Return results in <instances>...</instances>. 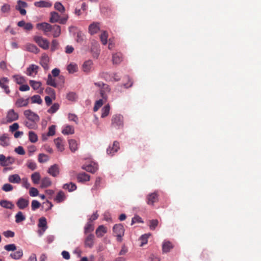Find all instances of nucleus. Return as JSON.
I'll return each instance as SVG.
<instances>
[{
    "label": "nucleus",
    "mask_w": 261,
    "mask_h": 261,
    "mask_svg": "<svg viewBox=\"0 0 261 261\" xmlns=\"http://www.w3.org/2000/svg\"><path fill=\"white\" fill-rule=\"evenodd\" d=\"M17 3V5L15 6L16 10L19 11L22 15H25L27 11L24 8L27 7L28 4L21 0H18Z\"/></svg>",
    "instance_id": "nucleus-6"
},
{
    "label": "nucleus",
    "mask_w": 261,
    "mask_h": 261,
    "mask_svg": "<svg viewBox=\"0 0 261 261\" xmlns=\"http://www.w3.org/2000/svg\"><path fill=\"white\" fill-rule=\"evenodd\" d=\"M23 256V251L22 249H19L15 252L11 253L10 256L13 259H19Z\"/></svg>",
    "instance_id": "nucleus-35"
},
{
    "label": "nucleus",
    "mask_w": 261,
    "mask_h": 261,
    "mask_svg": "<svg viewBox=\"0 0 261 261\" xmlns=\"http://www.w3.org/2000/svg\"><path fill=\"white\" fill-rule=\"evenodd\" d=\"M65 198L66 197L65 194L62 191H60L58 193L56 198H55V200L57 202L60 203L64 201Z\"/></svg>",
    "instance_id": "nucleus-39"
},
{
    "label": "nucleus",
    "mask_w": 261,
    "mask_h": 261,
    "mask_svg": "<svg viewBox=\"0 0 261 261\" xmlns=\"http://www.w3.org/2000/svg\"><path fill=\"white\" fill-rule=\"evenodd\" d=\"M29 139L31 142L34 143L38 141V136L34 132L30 131L29 133Z\"/></svg>",
    "instance_id": "nucleus-46"
},
{
    "label": "nucleus",
    "mask_w": 261,
    "mask_h": 261,
    "mask_svg": "<svg viewBox=\"0 0 261 261\" xmlns=\"http://www.w3.org/2000/svg\"><path fill=\"white\" fill-rule=\"evenodd\" d=\"M106 228L102 225L99 226L96 229V234L98 238L102 237L105 233H107Z\"/></svg>",
    "instance_id": "nucleus-28"
},
{
    "label": "nucleus",
    "mask_w": 261,
    "mask_h": 261,
    "mask_svg": "<svg viewBox=\"0 0 261 261\" xmlns=\"http://www.w3.org/2000/svg\"><path fill=\"white\" fill-rule=\"evenodd\" d=\"M99 30L100 23L98 22H93L89 25L88 32L91 35L96 34Z\"/></svg>",
    "instance_id": "nucleus-10"
},
{
    "label": "nucleus",
    "mask_w": 261,
    "mask_h": 261,
    "mask_svg": "<svg viewBox=\"0 0 261 261\" xmlns=\"http://www.w3.org/2000/svg\"><path fill=\"white\" fill-rule=\"evenodd\" d=\"M49 159V156L44 153H40L38 155V162L40 163L47 162Z\"/></svg>",
    "instance_id": "nucleus-51"
},
{
    "label": "nucleus",
    "mask_w": 261,
    "mask_h": 261,
    "mask_svg": "<svg viewBox=\"0 0 261 261\" xmlns=\"http://www.w3.org/2000/svg\"><path fill=\"white\" fill-rule=\"evenodd\" d=\"M54 8L56 10L61 13L64 12L65 9L64 6L60 2H56L54 5Z\"/></svg>",
    "instance_id": "nucleus-54"
},
{
    "label": "nucleus",
    "mask_w": 261,
    "mask_h": 261,
    "mask_svg": "<svg viewBox=\"0 0 261 261\" xmlns=\"http://www.w3.org/2000/svg\"><path fill=\"white\" fill-rule=\"evenodd\" d=\"M40 203L37 200H32L31 204L32 210L33 211L36 210L40 207Z\"/></svg>",
    "instance_id": "nucleus-61"
},
{
    "label": "nucleus",
    "mask_w": 261,
    "mask_h": 261,
    "mask_svg": "<svg viewBox=\"0 0 261 261\" xmlns=\"http://www.w3.org/2000/svg\"><path fill=\"white\" fill-rule=\"evenodd\" d=\"M4 249L8 251H14L16 250V246L14 244H10L4 246Z\"/></svg>",
    "instance_id": "nucleus-62"
},
{
    "label": "nucleus",
    "mask_w": 261,
    "mask_h": 261,
    "mask_svg": "<svg viewBox=\"0 0 261 261\" xmlns=\"http://www.w3.org/2000/svg\"><path fill=\"white\" fill-rule=\"evenodd\" d=\"M101 76L102 79L108 82H112L113 78V73H111L108 72H104L101 73Z\"/></svg>",
    "instance_id": "nucleus-41"
},
{
    "label": "nucleus",
    "mask_w": 261,
    "mask_h": 261,
    "mask_svg": "<svg viewBox=\"0 0 261 261\" xmlns=\"http://www.w3.org/2000/svg\"><path fill=\"white\" fill-rule=\"evenodd\" d=\"M26 50L28 51L37 54L39 53L40 49L37 46L33 44L28 43L25 45Z\"/></svg>",
    "instance_id": "nucleus-23"
},
{
    "label": "nucleus",
    "mask_w": 261,
    "mask_h": 261,
    "mask_svg": "<svg viewBox=\"0 0 261 261\" xmlns=\"http://www.w3.org/2000/svg\"><path fill=\"white\" fill-rule=\"evenodd\" d=\"M111 91V88L110 86L105 84L104 86L100 89V96L102 99L105 100H107L108 98V96L107 93H109Z\"/></svg>",
    "instance_id": "nucleus-19"
},
{
    "label": "nucleus",
    "mask_w": 261,
    "mask_h": 261,
    "mask_svg": "<svg viewBox=\"0 0 261 261\" xmlns=\"http://www.w3.org/2000/svg\"><path fill=\"white\" fill-rule=\"evenodd\" d=\"M112 125L119 129L123 127V117L120 114L114 115L112 118Z\"/></svg>",
    "instance_id": "nucleus-3"
},
{
    "label": "nucleus",
    "mask_w": 261,
    "mask_h": 261,
    "mask_svg": "<svg viewBox=\"0 0 261 261\" xmlns=\"http://www.w3.org/2000/svg\"><path fill=\"white\" fill-rule=\"evenodd\" d=\"M158 201V195L154 192L149 194L146 196V203L148 205H153L154 203Z\"/></svg>",
    "instance_id": "nucleus-8"
},
{
    "label": "nucleus",
    "mask_w": 261,
    "mask_h": 261,
    "mask_svg": "<svg viewBox=\"0 0 261 261\" xmlns=\"http://www.w3.org/2000/svg\"><path fill=\"white\" fill-rule=\"evenodd\" d=\"M29 204V201L23 197L19 198L17 202L16 205L20 210H24L27 207Z\"/></svg>",
    "instance_id": "nucleus-14"
},
{
    "label": "nucleus",
    "mask_w": 261,
    "mask_h": 261,
    "mask_svg": "<svg viewBox=\"0 0 261 261\" xmlns=\"http://www.w3.org/2000/svg\"><path fill=\"white\" fill-rule=\"evenodd\" d=\"M15 162V159L12 156L6 157L3 154H0V165L2 167H6L12 165Z\"/></svg>",
    "instance_id": "nucleus-4"
},
{
    "label": "nucleus",
    "mask_w": 261,
    "mask_h": 261,
    "mask_svg": "<svg viewBox=\"0 0 261 261\" xmlns=\"http://www.w3.org/2000/svg\"><path fill=\"white\" fill-rule=\"evenodd\" d=\"M37 122L31 121L29 120L24 122V124L25 126L29 129H36L37 126Z\"/></svg>",
    "instance_id": "nucleus-50"
},
{
    "label": "nucleus",
    "mask_w": 261,
    "mask_h": 261,
    "mask_svg": "<svg viewBox=\"0 0 261 261\" xmlns=\"http://www.w3.org/2000/svg\"><path fill=\"white\" fill-rule=\"evenodd\" d=\"M48 173L53 177H57L59 174V168L58 165L55 164L51 165L47 170Z\"/></svg>",
    "instance_id": "nucleus-17"
},
{
    "label": "nucleus",
    "mask_w": 261,
    "mask_h": 261,
    "mask_svg": "<svg viewBox=\"0 0 261 261\" xmlns=\"http://www.w3.org/2000/svg\"><path fill=\"white\" fill-rule=\"evenodd\" d=\"M45 92L47 94L49 95L50 96L53 97L54 99L56 98V92L54 89L50 87H47L45 90Z\"/></svg>",
    "instance_id": "nucleus-58"
},
{
    "label": "nucleus",
    "mask_w": 261,
    "mask_h": 261,
    "mask_svg": "<svg viewBox=\"0 0 261 261\" xmlns=\"http://www.w3.org/2000/svg\"><path fill=\"white\" fill-rule=\"evenodd\" d=\"M46 84L47 85L52 86L54 88H56L58 86V84L56 82L55 79L54 78H53V76L50 73H49L47 75Z\"/></svg>",
    "instance_id": "nucleus-30"
},
{
    "label": "nucleus",
    "mask_w": 261,
    "mask_h": 261,
    "mask_svg": "<svg viewBox=\"0 0 261 261\" xmlns=\"http://www.w3.org/2000/svg\"><path fill=\"white\" fill-rule=\"evenodd\" d=\"M23 114L27 119L29 121L38 122L40 120L39 116L30 109L25 110Z\"/></svg>",
    "instance_id": "nucleus-5"
},
{
    "label": "nucleus",
    "mask_w": 261,
    "mask_h": 261,
    "mask_svg": "<svg viewBox=\"0 0 261 261\" xmlns=\"http://www.w3.org/2000/svg\"><path fill=\"white\" fill-rule=\"evenodd\" d=\"M103 105V100L102 99H100L97 101H96L94 108L93 111L96 112Z\"/></svg>",
    "instance_id": "nucleus-60"
},
{
    "label": "nucleus",
    "mask_w": 261,
    "mask_h": 261,
    "mask_svg": "<svg viewBox=\"0 0 261 261\" xmlns=\"http://www.w3.org/2000/svg\"><path fill=\"white\" fill-rule=\"evenodd\" d=\"M25 220V217L21 211H19L15 215V222L17 223H20Z\"/></svg>",
    "instance_id": "nucleus-45"
},
{
    "label": "nucleus",
    "mask_w": 261,
    "mask_h": 261,
    "mask_svg": "<svg viewBox=\"0 0 261 261\" xmlns=\"http://www.w3.org/2000/svg\"><path fill=\"white\" fill-rule=\"evenodd\" d=\"M55 144L57 149L60 151H63L64 150L63 139L61 138L58 137L54 140Z\"/></svg>",
    "instance_id": "nucleus-27"
},
{
    "label": "nucleus",
    "mask_w": 261,
    "mask_h": 261,
    "mask_svg": "<svg viewBox=\"0 0 261 261\" xmlns=\"http://www.w3.org/2000/svg\"><path fill=\"white\" fill-rule=\"evenodd\" d=\"M36 28L39 30L43 31L44 34H46L47 33L50 32L51 24L47 22H41L38 23L36 24Z\"/></svg>",
    "instance_id": "nucleus-12"
},
{
    "label": "nucleus",
    "mask_w": 261,
    "mask_h": 261,
    "mask_svg": "<svg viewBox=\"0 0 261 261\" xmlns=\"http://www.w3.org/2000/svg\"><path fill=\"white\" fill-rule=\"evenodd\" d=\"M63 188L65 190H67L69 192L75 191L76 188V185L75 184L70 182L69 183H66L63 185Z\"/></svg>",
    "instance_id": "nucleus-29"
},
{
    "label": "nucleus",
    "mask_w": 261,
    "mask_h": 261,
    "mask_svg": "<svg viewBox=\"0 0 261 261\" xmlns=\"http://www.w3.org/2000/svg\"><path fill=\"white\" fill-rule=\"evenodd\" d=\"M50 32H52L54 37H58L61 33V29L60 25L57 24L51 25Z\"/></svg>",
    "instance_id": "nucleus-20"
},
{
    "label": "nucleus",
    "mask_w": 261,
    "mask_h": 261,
    "mask_svg": "<svg viewBox=\"0 0 261 261\" xmlns=\"http://www.w3.org/2000/svg\"><path fill=\"white\" fill-rule=\"evenodd\" d=\"M64 135H71L74 133V128L70 125H66L62 130Z\"/></svg>",
    "instance_id": "nucleus-38"
},
{
    "label": "nucleus",
    "mask_w": 261,
    "mask_h": 261,
    "mask_svg": "<svg viewBox=\"0 0 261 261\" xmlns=\"http://www.w3.org/2000/svg\"><path fill=\"white\" fill-rule=\"evenodd\" d=\"M8 139L9 138L6 134H4L0 136V145L3 147L8 146L9 145Z\"/></svg>",
    "instance_id": "nucleus-31"
},
{
    "label": "nucleus",
    "mask_w": 261,
    "mask_h": 261,
    "mask_svg": "<svg viewBox=\"0 0 261 261\" xmlns=\"http://www.w3.org/2000/svg\"><path fill=\"white\" fill-rule=\"evenodd\" d=\"M150 236V234L145 233L144 234H142L140 237V240L141 241V246H142L144 245L147 243L148 239L149 236Z\"/></svg>",
    "instance_id": "nucleus-56"
},
{
    "label": "nucleus",
    "mask_w": 261,
    "mask_h": 261,
    "mask_svg": "<svg viewBox=\"0 0 261 261\" xmlns=\"http://www.w3.org/2000/svg\"><path fill=\"white\" fill-rule=\"evenodd\" d=\"M110 106L109 104L106 105L104 107H103L101 109V118H105L107 117L110 112Z\"/></svg>",
    "instance_id": "nucleus-44"
},
{
    "label": "nucleus",
    "mask_w": 261,
    "mask_h": 261,
    "mask_svg": "<svg viewBox=\"0 0 261 261\" xmlns=\"http://www.w3.org/2000/svg\"><path fill=\"white\" fill-rule=\"evenodd\" d=\"M0 205L4 208L10 210L13 209L15 206L12 201L5 199L0 201Z\"/></svg>",
    "instance_id": "nucleus-21"
},
{
    "label": "nucleus",
    "mask_w": 261,
    "mask_h": 261,
    "mask_svg": "<svg viewBox=\"0 0 261 261\" xmlns=\"http://www.w3.org/2000/svg\"><path fill=\"white\" fill-rule=\"evenodd\" d=\"M60 18V15L56 12H50L49 21L51 23L58 22Z\"/></svg>",
    "instance_id": "nucleus-33"
},
{
    "label": "nucleus",
    "mask_w": 261,
    "mask_h": 261,
    "mask_svg": "<svg viewBox=\"0 0 261 261\" xmlns=\"http://www.w3.org/2000/svg\"><path fill=\"white\" fill-rule=\"evenodd\" d=\"M32 103H37L40 105L42 103V100L39 95H34L31 97Z\"/></svg>",
    "instance_id": "nucleus-49"
},
{
    "label": "nucleus",
    "mask_w": 261,
    "mask_h": 261,
    "mask_svg": "<svg viewBox=\"0 0 261 261\" xmlns=\"http://www.w3.org/2000/svg\"><path fill=\"white\" fill-rule=\"evenodd\" d=\"M18 118L19 116L18 113L15 112L13 109H10L8 111L6 117L8 122L10 123L16 121Z\"/></svg>",
    "instance_id": "nucleus-9"
},
{
    "label": "nucleus",
    "mask_w": 261,
    "mask_h": 261,
    "mask_svg": "<svg viewBox=\"0 0 261 261\" xmlns=\"http://www.w3.org/2000/svg\"><path fill=\"white\" fill-rule=\"evenodd\" d=\"M68 143L70 149L72 152H75L77 149V144L75 140L69 139Z\"/></svg>",
    "instance_id": "nucleus-36"
},
{
    "label": "nucleus",
    "mask_w": 261,
    "mask_h": 261,
    "mask_svg": "<svg viewBox=\"0 0 261 261\" xmlns=\"http://www.w3.org/2000/svg\"><path fill=\"white\" fill-rule=\"evenodd\" d=\"M60 108V105L58 103H54L51 107L48 109L47 112L49 114H54Z\"/></svg>",
    "instance_id": "nucleus-48"
},
{
    "label": "nucleus",
    "mask_w": 261,
    "mask_h": 261,
    "mask_svg": "<svg viewBox=\"0 0 261 261\" xmlns=\"http://www.w3.org/2000/svg\"><path fill=\"white\" fill-rule=\"evenodd\" d=\"M41 178L40 174L38 172H35L31 175V179L35 184H39Z\"/></svg>",
    "instance_id": "nucleus-40"
},
{
    "label": "nucleus",
    "mask_w": 261,
    "mask_h": 261,
    "mask_svg": "<svg viewBox=\"0 0 261 261\" xmlns=\"http://www.w3.org/2000/svg\"><path fill=\"white\" fill-rule=\"evenodd\" d=\"M93 65V62L91 60H89L85 61L83 64V70L85 72H90L91 67Z\"/></svg>",
    "instance_id": "nucleus-26"
},
{
    "label": "nucleus",
    "mask_w": 261,
    "mask_h": 261,
    "mask_svg": "<svg viewBox=\"0 0 261 261\" xmlns=\"http://www.w3.org/2000/svg\"><path fill=\"white\" fill-rule=\"evenodd\" d=\"M13 78L15 82L18 85H21L25 82V79L23 76L15 75L13 76Z\"/></svg>",
    "instance_id": "nucleus-53"
},
{
    "label": "nucleus",
    "mask_w": 261,
    "mask_h": 261,
    "mask_svg": "<svg viewBox=\"0 0 261 261\" xmlns=\"http://www.w3.org/2000/svg\"><path fill=\"white\" fill-rule=\"evenodd\" d=\"M94 238V235L92 233H90L86 237L84 241L85 247L92 248L93 247Z\"/></svg>",
    "instance_id": "nucleus-13"
},
{
    "label": "nucleus",
    "mask_w": 261,
    "mask_h": 261,
    "mask_svg": "<svg viewBox=\"0 0 261 261\" xmlns=\"http://www.w3.org/2000/svg\"><path fill=\"white\" fill-rule=\"evenodd\" d=\"M159 221L156 219H153L150 221L149 222V228L151 230H154L156 227L158 226Z\"/></svg>",
    "instance_id": "nucleus-63"
},
{
    "label": "nucleus",
    "mask_w": 261,
    "mask_h": 261,
    "mask_svg": "<svg viewBox=\"0 0 261 261\" xmlns=\"http://www.w3.org/2000/svg\"><path fill=\"white\" fill-rule=\"evenodd\" d=\"M38 226L39 228H43V230H46L47 229V221L45 217H42L39 218Z\"/></svg>",
    "instance_id": "nucleus-32"
},
{
    "label": "nucleus",
    "mask_w": 261,
    "mask_h": 261,
    "mask_svg": "<svg viewBox=\"0 0 261 261\" xmlns=\"http://www.w3.org/2000/svg\"><path fill=\"white\" fill-rule=\"evenodd\" d=\"M29 84L32 88L35 90H38L42 85V83L39 81H36L34 80H30Z\"/></svg>",
    "instance_id": "nucleus-42"
},
{
    "label": "nucleus",
    "mask_w": 261,
    "mask_h": 261,
    "mask_svg": "<svg viewBox=\"0 0 261 261\" xmlns=\"http://www.w3.org/2000/svg\"><path fill=\"white\" fill-rule=\"evenodd\" d=\"M119 148V143L117 141H115L112 146H109L107 148V153L108 155L113 156L115 152L118 151Z\"/></svg>",
    "instance_id": "nucleus-7"
},
{
    "label": "nucleus",
    "mask_w": 261,
    "mask_h": 261,
    "mask_svg": "<svg viewBox=\"0 0 261 261\" xmlns=\"http://www.w3.org/2000/svg\"><path fill=\"white\" fill-rule=\"evenodd\" d=\"M9 181L12 183L18 184L20 182L21 178L18 174H13L9 176Z\"/></svg>",
    "instance_id": "nucleus-37"
},
{
    "label": "nucleus",
    "mask_w": 261,
    "mask_h": 261,
    "mask_svg": "<svg viewBox=\"0 0 261 261\" xmlns=\"http://www.w3.org/2000/svg\"><path fill=\"white\" fill-rule=\"evenodd\" d=\"M29 99L30 97H28L25 99L20 97L18 98L15 103V105L17 108H22V107H25L28 106L29 103Z\"/></svg>",
    "instance_id": "nucleus-15"
},
{
    "label": "nucleus",
    "mask_w": 261,
    "mask_h": 261,
    "mask_svg": "<svg viewBox=\"0 0 261 261\" xmlns=\"http://www.w3.org/2000/svg\"><path fill=\"white\" fill-rule=\"evenodd\" d=\"M51 185V181L48 177H45L42 178L41 182V187L42 188H46L49 187Z\"/></svg>",
    "instance_id": "nucleus-34"
},
{
    "label": "nucleus",
    "mask_w": 261,
    "mask_h": 261,
    "mask_svg": "<svg viewBox=\"0 0 261 261\" xmlns=\"http://www.w3.org/2000/svg\"><path fill=\"white\" fill-rule=\"evenodd\" d=\"M113 231L117 238V241L121 242L125 231L123 225L122 224H115L113 227Z\"/></svg>",
    "instance_id": "nucleus-1"
},
{
    "label": "nucleus",
    "mask_w": 261,
    "mask_h": 261,
    "mask_svg": "<svg viewBox=\"0 0 261 261\" xmlns=\"http://www.w3.org/2000/svg\"><path fill=\"white\" fill-rule=\"evenodd\" d=\"M173 248V245L171 242L168 240H164L162 244V251L163 253H167L170 251Z\"/></svg>",
    "instance_id": "nucleus-18"
},
{
    "label": "nucleus",
    "mask_w": 261,
    "mask_h": 261,
    "mask_svg": "<svg viewBox=\"0 0 261 261\" xmlns=\"http://www.w3.org/2000/svg\"><path fill=\"white\" fill-rule=\"evenodd\" d=\"M33 40L42 49L47 50L49 48V42L47 39L40 36H35Z\"/></svg>",
    "instance_id": "nucleus-2"
},
{
    "label": "nucleus",
    "mask_w": 261,
    "mask_h": 261,
    "mask_svg": "<svg viewBox=\"0 0 261 261\" xmlns=\"http://www.w3.org/2000/svg\"><path fill=\"white\" fill-rule=\"evenodd\" d=\"M136 222L143 223L144 222L140 216L136 215L132 219L131 225H133Z\"/></svg>",
    "instance_id": "nucleus-64"
},
{
    "label": "nucleus",
    "mask_w": 261,
    "mask_h": 261,
    "mask_svg": "<svg viewBox=\"0 0 261 261\" xmlns=\"http://www.w3.org/2000/svg\"><path fill=\"white\" fill-rule=\"evenodd\" d=\"M27 167L31 170H35L37 168L36 163L32 160L27 161Z\"/></svg>",
    "instance_id": "nucleus-57"
},
{
    "label": "nucleus",
    "mask_w": 261,
    "mask_h": 261,
    "mask_svg": "<svg viewBox=\"0 0 261 261\" xmlns=\"http://www.w3.org/2000/svg\"><path fill=\"white\" fill-rule=\"evenodd\" d=\"M82 169L86 170L87 172L94 173L98 170V165L96 163L83 165L82 166Z\"/></svg>",
    "instance_id": "nucleus-11"
},
{
    "label": "nucleus",
    "mask_w": 261,
    "mask_h": 261,
    "mask_svg": "<svg viewBox=\"0 0 261 261\" xmlns=\"http://www.w3.org/2000/svg\"><path fill=\"white\" fill-rule=\"evenodd\" d=\"M76 38V41L78 43H82L84 40L85 37L84 34L80 30L77 31Z\"/></svg>",
    "instance_id": "nucleus-52"
},
{
    "label": "nucleus",
    "mask_w": 261,
    "mask_h": 261,
    "mask_svg": "<svg viewBox=\"0 0 261 261\" xmlns=\"http://www.w3.org/2000/svg\"><path fill=\"white\" fill-rule=\"evenodd\" d=\"M100 40L103 45L108 43V34L106 31H103L100 36Z\"/></svg>",
    "instance_id": "nucleus-55"
},
{
    "label": "nucleus",
    "mask_w": 261,
    "mask_h": 261,
    "mask_svg": "<svg viewBox=\"0 0 261 261\" xmlns=\"http://www.w3.org/2000/svg\"><path fill=\"white\" fill-rule=\"evenodd\" d=\"M90 176L85 172L80 173L77 175V179L79 182H83L89 181Z\"/></svg>",
    "instance_id": "nucleus-22"
},
{
    "label": "nucleus",
    "mask_w": 261,
    "mask_h": 261,
    "mask_svg": "<svg viewBox=\"0 0 261 261\" xmlns=\"http://www.w3.org/2000/svg\"><path fill=\"white\" fill-rule=\"evenodd\" d=\"M51 5L50 2L46 1H40L34 3V6L38 8H49Z\"/></svg>",
    "instance_id": "nucleus-24"
},
{
    "label": "nucleus",
    "mask_w": 261,
    "mask_h": 261,
    "mask_svg": "<svg viewBox=\"0 0 261 261\" xmlns=\"http://www.w3.org/2000/svg\"><path fill=\"white\" fill-rule=\"evenodd\" d=\"M59 46V42L58 40L54 39L51 41L50 50L54 52L58 49Z\"/></svg>",
    "instance_id": "nucleus-59"
},
{
    "label": "nucleus",
    "mask_w": 261,
    "mask_h": 261,
    "mask_svg": "<svg viewBox=\"0 0 261 261\" xmlns=\"http://www.w3.org/2000/svg\"><path fill=\"white\" fill-rule=\"evenodd\" d=\"M67 69L69 73H73L77 71V66L76 64L70 63L67 66Z\"/></svg>",
    "instance_id": "nucleus-47"
},
{
    "label": "nucleus",
    "mask_w": 261,
    "mask_h": 261,
    "mask_svg": "<svg viewBox=\"0 0 261 261\" xmlns=\"http://www.w3.org/2000/svg\"><path fill=\"white\" fill-rule=\"evenodd\" d=\"M49 59L48 56L45 54L43 55L40 59V64L45 70L49 69Z\"/></svg>",
    "instance_id": "nucleus-16"
},
{
    "label": "nucleus",
    "mask_w": 261,
    "mask_h": 261,
    "mask_svg": "<svg viewBox=\"0 0 261 261\" xmlns=\"http://www.w3.org/2000/svg\"><path fill=\"white\" fill-rule=\"evenodd\" d=\"M94 230L93 224L91 222L88 221L84 227V233L85 234L91 232Z\"/></svg>",
    "instance_id": "nucleus-43"
},
{
    "label": "nucleus",
    "mask_w": 261,
    "mask_h": 261,
    "mask_svg": "<svg viewBox=\"0 0 261 261\" xmlns=\"http://www.w3.org/2000/svg\"><path fill=\"white\" fill-rule=\"evenodd\" d=\"M122 61V55L121 53H117L113 55L112 61L114 64H118Z\"/></svg>",
    "instance_id": "nucleus-25"
}]
</instances>
